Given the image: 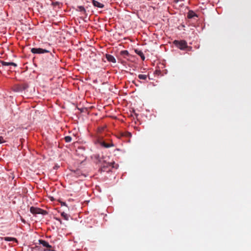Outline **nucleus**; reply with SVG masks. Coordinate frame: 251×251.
<instances>
[{"label":"nucleus","mask_w":251,"mask_h":251,"mask_svg":"<svg viewBox=\"0 0 251 251\" xmlns=\"http://www.w3.org/2000/svg\"><path fill=\"white\" fill-rule=\"evenodd\" d=\"M28 87L27 84L25 83L21 84H15L13 86V91L17 92H22Z\"/></svg>","instance_id":"7ed1b4c3"},{"label":"nucleus","mask_w":251,"mask_h":251,"mask_svg":"<svg viewBox=\"0 0 251 251\" xmlns=\"http://www.w3.org/2000/svg\"><path fill=\"white\" fill-rule=\"evenodd\" d=\"M30 212L34 215H36V214L46 215L47 214V212L46 211L40 208L35 207L33 206H31L30 208Z\"/></svg>","instance_id":"f03ea898"},{"label":"nucleus","mask_w":251,"mask_h":251,"mask_svg":"<svg viewBox=\"0 0 251 251\" xmlns=\"http://www.w3.org/2000/svg\"><path fill=\"white\" fill-rule=\"evenodd\" d=\"M173 43L181 50H184L188 48L187 43L185 40H175Z\"/></svg>","instance_id":"f257e3e1"},{"label":"nucleus","mask_w":251,"mask_h":251,"mask_svg":"<svg viewBox=\"0 0 251 251\" xmlns=\"http://www.w3.org/2000/svg\"><path fill=\"white\" fill-rule=\"evenodd\" d=\"M187 49H188V50H192V47L188 46V48Z\"/></svg>","instance_id":"4be33fe9"},{"label":"nucleus","mask_w":251,"mask_h":251,"mask_svg":"<svg viewBox=\"0 0 251 251\" xmlns=\"http://www.w3.org/2000/svg\"><path fill=\"white\" fill-rule=\"evenodd\" d=\"M5 142L3 137L2 136H0V144Z\"/></svg>","instance_id":"6ab92c4d"},{"label":"nucleus","mask_w":251,"mask_h":251,"mask_svg":"<svg viewBox=\"0 0 251 251\" xmlns=\"http://www.w3.org/2000/svg\"><path fill=\"white\" fill-rule=\"evenodd\" d=\"M61 205H66V203L65 202H62L61 203Z\"/></svg>","instance_id":"5701e85b"},{"label":"nucleus","mask_w":251,"mask_h":251,"mask_svg":"<svg viewBox=\"0 0 251 251\" xmlns=\"http://www.w3.org/2000/svg\"><path fill=\"white\" fill-rule=\"evenodd\" d=\"M77 8L79 11L83 12L84 14H86V11L83 6H79L77 7Z\"/></svg>","instance_id":"4468645a"},{"label":"nucleus","mask_w":251,"mask_h":251,"mask_svg":"<svg viewBox=\"0 0 251 251\" xmlns=\"http://www.w3.org/2000/svg\"><path fill=\"white\" fill-rule=\"evenodd\" d=\"M147 76L145 75H142V74H140L138 75V78L140 79H143V80H145L147 79Z\"/></svg>","instance_id":"2eb2a0df"},{"label":"nucleus","mask_w":251,"mask_h":251,"mask_svg":"<svg viewBox=\"0 0 251 251\" xmlns=\"http://www.w3.org/2000/svg\"><path fill=\"white\" fill-rule=\"evenodd\" d=\"M77 174L78 175V174H79V173H76V176H77Z\"/></svg>","instance_id":"393cba45"},{"label":"nucleus","mask_w":251,"mask_h":251,"mask_svg":"<svg viewBox=\"0 0 251 251\" xmlns=\"http://www.w3.org/2000/svg\"><path fill=\"white\" fill-rule=\"evenodd\" d=\"M31 51L33 53L38 54L49 52V50L41 48H32L31 50Z\"/></svg>","instance_id":"20e7f679"},{"label":"nucleus","mask_w":251,"mask_h":251,"mask_svg":"<svg viewBox=\"0 0 251 251\" xmlns=\"http://www.w3.org/2000/svg\"><path fill=\"white\" fill-rule=\"evenodd\" d=\"M195 16V14L193 11H190L188 13L187 17L188 18L191 19V18H192Z\"/></svg>","instance_id":"dca6fc26"},{"label":"nucleus","mask_w":251,"mask_h":251,"mask_svg":"<svg viewBox=\"0 0 251 251\" xmlns=\"http://www.w3.org/2000/svg\"><path fill=\"white\" fill-rule=\"evenodd\" d=\"M135 51L136 53V54H137L138 55H139L141 57V59L143 60H145V56L144 55L143 52L141 50H135Z\"/></svg>","instance_id":"1a4fd4ad"},{"label":"nucleus","mask_w":251,"mask_h":251,"mask_svg":"<svg viewBox=\"0 0 251 251\" xmlns=\"http://www.w3.org/2000/svg\"><path fill=\"white\" fill-rule=\"evenodd\" d=\"M64 139L66 142L69 143L72 141V137L71 136H67L65 137Z\"/></svg>","instance_id":"a211bd4d"},{"label":"nucleus","mask_w":251,"mask_h":251,"mask_svg":"<svg viewBox=\"0 0 251 251\" xmlns=\"http://www.w3.org/2000/svg\"><path fill=\"white\" fill-rule=\"evenodd\" d=\"M54 219L56 221H58L60 223V224H62V221L61 220V219L60 218H54Z\"/></svg>","instance_id":"aec40b11"},{"label":"nucleus","mask_w":251,"mask_h":251,"mask_svg":"<svg viewBox=\"0 0 251 251\" xmlns=\"http://www.w3.org/2000/svg\"><path fill=\"white\" fill-rule=\"evenodd\" d=\"M120 54H121V55H122L123 56L128 55V52L126 50H122L120 52Z\"/></svg>","instance_id":"f3484780"},{"label":"nucleus","mask_w":251,"mask_h":251,"mask_svg":"<svg viewBox=\"0 0 251 251\" xmlns=\"http://www.w3.org/2000/svg\"><path fill=\"white\" fill-rule=\"evenodd\" d=\"M39 242L40 244L42 245L44 247L47 248L49 251L50 250L51 246L50 245H49L48 242L43 240H39Z\"/></svg>","instance_id":"423d86ee"},{"label":"nucleus","mask_w":251,"mask_h":251,"mask_svg":"<svg viewBox=\"0 0 251 251\" xmlns=\"http://www.w3.org/2000/svg\"><path fill=\"white\" fill-rule=\"evenodd\" d=\"M121 136L130 137L131 136V134L129 132H125L121 133Z\"/></svg>","instance_id":"f8f14e48"},{"label":"nucleus","mask_w":251,"mask_h":251,"mask_svg":"<svg viewBox=\"0 0 251 251\" xmlns=\"http://www.w3.org/2000/svg\"><path fill=\"white\" fill-rule=\"evenodd\" d=\"M3 239L6 241H14L15 242H18L17 239L14 237H5Z\"/></svg>","instance_id":"9d476101"},{"label":"nucleus","mask_w":251,"mask_h":251,"mask_svg":"<svg viewBox=\"0 0 251 251\" xmlns=\"http://www.w3.org/2000/svg\"><path fill=\"white\" fill-rule=\"evenodd\" d=\"M101 145L106 148H109L110 147H112L114 146L113 144H109L106 143L105 142H102L101 143Z\"/></svg>","instance_id":"ddd939ff"},{"label":"nucleus","mask_w":251,"mask_h":251,"mask_svg":"<svg viewBox=\"0 0 251 251\" xmlns=\"http://www.w3.org/2000/svg\"><path fill=\"white\" fill-rule=\"evenodd\" d=\"M74 174H76V172H74Z\"/></svg>","instance_id":"b1692460"},{"label":"nucleus","mask_w":251,"mask_h":251,"mask_svg":"<svg viewBox=\"0 0 251 251\" xmlns=\"http://www.w3.org/2000/svg\"><path fill=\"white\" fill-rule=\"evenodd\" d=\"M20 219L21 220V221L24 223V224H25L26 223V221L21 216H20Z\"/></svg>","instance_id":"412c9836"},{"label":"nucleus","mask_w":251,"mask_h":251,"mask_svg":"<svg viewBox=\"0 0 251 251\" xmlns=\"http://www.w3.org/2000/svg\"><path fill=\"white\" fill-rule=\"evenodd\" d=\"M0 63L2 65V66H8V65H12L14 67H16L17 65L14 62H7L4 61H0Z\"/></svg>","instance_id":"6e6552de"},{"label":"nucleus","mask_w":251,"mask_h":251,"mask_svg":"<svg viewBox=\"0 0 251 251\" xmlns=\"http://www.w3.org/2000/svg\"><path fill=\"white\" fill-rule=\"evenodd\" d=\"M92 3L93 5L95 7H97L100 8H102L104 7V5L102 3H101L95 0H93Z\"/></svg>","instance_id":"0eeeda50"},{"label":"nucleus","mask_w":251,"mask_h":251,"mask_svg":"<svg viewBox=\"0 0 251 251\" xmlns=\"http://www.w3.org/2000/svg\"><path fill=\"white\" fill-rule=\"evenodd\" d=\"M61 215L64 220L67 221L69 220V216L64 212H62Z\"/></svg>","instance_id":"9b49d317"},{"label":"nucleus","mask_w":251,"mask_h":251,"mask_svg":"<svg viewBox=\"0 0 251 251\" xmlns=\"http://www.w3.org/2000/svg\"><path fill=\"white\" fill-rule=\"evenodd\" d=\"M105 57L109 62H112L114 63H116V62L115 57L111 54H106Z\"/></svg>","instance_id":"39448f33"}]
</instances>
